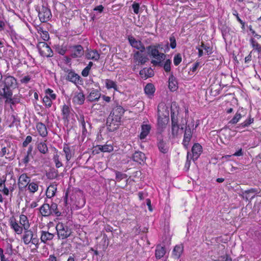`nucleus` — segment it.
Returning a JSON list of instances; mask_svg holds the SVG:
<instances>
[{
    "mask_svg": "<svg viewBox=\"0 0 261 261\" xmlns=\"http://www.w3.org/2000/svg\"><path fill=\"white\" fill-rule=\"evenodd\" d=\"M9 119H10V121H12V123H11V124H10L9 125V126H10V127H12V126H13V124H14V122H15V118L14 115H12L10 116V118H9Z\"/></svg>",
    "mask_w": 261,
    "mask_h": 261,
    "instance_id": "64",
    "label": "nucleus"
},
{
    "mask_svg": "<svg viewBox=\"0 0 261 261\" xmlns=\"http://www.w3.org/2000/svg\"><path fill=\"white\" fill-rule=\"evenodd\" d=\"M254 119L252 118L249 117L248 120H245L244 122L240 124L239 126H238V127H245L247 126H248L249 125H250L251 123L253 122Z\"/></svg>",
    "mask_w": 261,
    "mask_h": 261,
    "instance_id": "42",
    "label": "nucleus"
},
{
    "mask_svg": "<svg viewBox=\"0 0 261 261\" xmlns=\"http://www.w3.org/2000/svg\"><path fill=\"white\" fill-rule=\"evenodd\" d=\"M32 138L31 136H28L22 143L23 146L26 147L32 141Z\"/></svg>",
    "mask_w": 261,
    "mask_h": 261,
    "instance_id": "57",
    "label": "nucleus"
},
{
    "mask_svg": "<svg viewBox=\"0 0 261 261\" xmlns=\"http://www.w3.org/2000/svg\"><path fill=\"white\" fill-rule=\"evenodd\" d=\"M63 151L64 152V153L65 154L66 159L67 161H69L72 157V154H71V150L68 145H65L64 146Z\"/></svg>",
    "mask_w": 261,
    "mask_h": 261,
    "instance_id": "38",
    "label": "nucleus"
},
{
    "mask_svg": "<svg viewBox=\"0 0 261 261\" xmlns=\"http://www.w3.org/2000/svg\"><path fill=\"white\" fill-rule=\"evenodd\" d=\"M140 74L142 78L147 79L154 75V72L151 68H144L140 71Z\"/></svg>",
    "mask_w": 261,
    "mask_h": 261,
    "instance_id": "20",
    "label": "nucleus"
},
{
    "mask_svg": "<svg viewBox=\"0 0 261 261\" xmlns=\"http://www.w3.org/2000/svg\"><path fill=\"white\" fill-rule=\"evenodd\" d=\"M202 151V147L198 143H195L192 148L193 160H197Z\"/></svg>",
    "mask_w": 261,
    "mask_h": 261,
    "instance_id": "17",
    "label": "nucleus"
},
{
    "mask_svg": "<svg viewBox=\"0 0 261 261\" xmlns=\"http://www.w3.org/2000/svg\"><path fill=\"white\" fill-rule=\"evenodd\" d=\"M49 208L51 211V215H55L57 216L61 215V213L58 211V205L55 203H52L51 205H49Z\"/></svg>",
    "mask_w": 261,
    "mask_h": 261,
    "instance_id": "34",
    "label": "nucleus"
},
{
    "mask_svg": "<svg viewBox=\"0 0 261 261\" xmlns=\"http://www.w3.org/2000/svg\"><path fill=\"white\" fill-rule=\"evenodd\" d=\"M141 51H136L133 55L134 61L137 64L144 65L149 60L146 56H144Z\"/></svg>",
    "mask_w": 261,
    "mask_h": 261,
    "instance_id": "9",
    "label": "nucleus"
},
{
    "mask_svg": "<svg viewBox=\"0 0 261 261\" xmlns=\"http://www.w3.org/2000/svg\"><path fill=\"white\" fill-rule=\"evenodd\" d=\"M158 146L159 150L163 153H166L168 151V147L166 143L163 140L160 141L158 143Z\"/></svg>",
    "mask_w": 261,
    "mask_h": 261,
    "instance_id": "31",
    "label": "nucleus"
},
{
    "mask_svg": "<svg viewBox=\"0 0 261 261\" xmlns=\"http://www.w3.org/2000/svg\"><path fill=\"white\" fill-rule=\"evenodd\" d=\"M30 80H31L30 76L29 75H27L23 77H22L20 80V82L22 84H27L30 81Z\"/></svg>",
    "mask_w": 261,
    "mask_h": 261,
    "instance_id": "58",
    "label": "nucleus"
},
{
    "mask_svg": "<svg viewBox=\"0 0 261 261\" xmlns=\"http://www.w3.org/2000/svg\"><path fill=\"white\" fill-rule=\"evenodd\" d=\"M155 91L154 87L152 84H148L144 88L145 93L147 95H152Z\"/></svg>",
    "mask_w": 261,
    "mask_h": 261,
    "instance_id": "37",
    "label": "nucleus"
},
{
    "mask_svg": "<svg viewBox=\"0 0 261 261\" xmlns=\"http://www.w3.org/2000/svg\"><path fill=\"white\" fill-rule=\"evenodd\" d=\"M183 251V247L180 245H176L173 251V255L176 257L179 258Z\"/></svg>",
    "mask_w": 261,
    "mask_h": 261,
    "instance_id": "36",
    "label": "nucleus"
},
{
    "mask_svg": "<svg viewBox=\"0 0 261 261\" xmlns=\"http://www.w3.org/2000/svg\"><path fill=\"white\" fill-rule=\"evenodd\" d=\"M132 8L133 9L134 13L137 14H138L140 8L139 4L136 3H134L132 5Z\"/></svg>",
    "mask_w": 261,
    "mask_h": 261,
    "instance_id": "56",
    "label": "nucleus"
},
{
    "mask_svg": "<svg viewBox=\"0 0 261 261\" xmlns=\"http://www.w3.org/2000/svg\"><path fill=\"white\" fill-rule=\"evenodd\" d=\"M36 128L40 135L42 137H46L47 135L46 127L43 123H38L36 125Z\"/></svg>",
    "mask_w": 261,
    "mask_h": 261,
    "instance_id": "24",
    "label": "nucleus"
},
{
    "mask_svg": "<svg viewBox=\"0 0 261 261\" xmlns=\"http://www.w3.org/2000/svg\"><path fill=\"white\" fill-rule=\"evenodd\" d=\"M170 47L171 48L174 49L176 47V39L174 36H171L170 37Z\"/></svg>",
    "mask_w": 261,
    "mask_h": 261,
    "instance_id": "53",
    "label": "nucleus"
},
{
    "mask_svg": "<svg viewBox=\"0 0 261 261\" xmlns=\"http://www.w3.org/2000/svg\"><path fill=\"white\" fill-rule=\"evenodd\" d=\"M85 97L83 93L81 92H75L72 98L73 102L76 105H82L84 103Z\"/></svg>",
    "mask_w": 261,
    "mask_h": 261,
    "instance_id": "14",
    "label": "nucleus"
},
{
    "mask_svg": "<svg viewBox=\"0 0 261 261\" xmlns=\"http://www.w3.org/2000/svg\"><path fill=\"white\" fill-rule=\"evenodd\" d=\"M28 188L30 192L34 193L38 190V186L35 182H31L29 184Z\"/></svg>",
    "mask_w": 261,
    "mask_h": 261,
    "instance_id": "45",
    "label": "nucleus"
},
{
    "mask_svg": "<svg viewBox=\"0 0 261 261\" xmlns=\"http://www.w3.org/2000/svg\"><path fill=\"white\" fill-rule=\"evenodd\" d=\"M251 42L253 47L257 50L259 53H261V45L256 42L253 39H251Z\"/></svg>",
    "mask_w": 261,
    "mask_h": 261,
    "instance_id": "44",
    "label": "nucleus"
},
{
    "mask_svg": "<svg viewBox=\"0 0 261 261\" xmlns=\"http://www.w3.org/2000/svg\"><path fill=\"white\" fill-rule=\"evenodd\" d=\"M217 260L218 261H232V259L230 256L227 254H225L219 256Z\"/></svg>",
    "mask_w": 261,
    "mask_h": 261,
    "instance_id": "47",
    "label": "nucleus"
},
{
    "mask_svg": "<svg viewBox=\"0 0 261 261\" xmlns=\"http://www.w3.org/2000/svg\"><path fill=\"white\" fill-rule=\"evenodd\" d=\"M47 92L49 94V96L51 98H52L53 99H55L56 98V95L55 94L52 93L53 91L51 89H48L47 90Z\"/></svg>",
    "mask_w": 261,
    "mask_h": 261,
    "instance_id": "63",
    "label": "nucleus"
},
{
    "mask_svg": "<svg viewBox=\"0 0 261 261\" xmlns=\"http://www.w3.org/2000/svg\"><path fill=\"white\" fill-rule=\"evenodd\" d=\"M41 37L44 41H47L49 39V36L47 31L42 30V33H41Z\"/></svg>",
    "mask_w": 261,
    "mask_h": 261,
    "instance_id": "52",
    "label": "nucleus"
},
{
    "mask_svg": "<svg viewBox=\"0 0 261 261\" xmlns=\"http://www.w3.org/2000/svg\"><path fill=\"white\" fill-rule=\"evenodd\" d=\"M30 227L29 220L26 216L21 215L19 217V223H17V234L22 233L23 230H28Z\"/></svg>",
    "mask_w": 261,
    "mask_h": 261,
    "instance_id": "6",
    "label": "nucleus"
},
{
    "mask_svg": "<svg viewBox=\"0 0 261 261\" xmlns=\"http://www.w3.org/2000/svg\"><path fill=\"white\" fill-rule=\"evenodd\" d=\"M192 133L191 131V129L190 128V125L188 124L187 126H186L185 130V134H184V138L183 140V145L186 148L188 147V146L189 145V143L191 140V139L192 138Z\"/></svg>",
    "mask_w": 261,
    "mask_h": 261,
    "instance_id": "11",
    "label": "nucleus"
},
{
    "mask_svg": "<svg viewBox=\"0 0 261 261\" xmlns=\"http://www.w3.org/2000/svg\"><path fill=\"white\" fill-rule=\"evenodd\" d=\"M30 180L27 175L25 174H23L20 176L18 179V182L17 183L19 186V188L22 190L23 188H25L28 185Z\"/></svg>",
    "mask_w": 261,
    "mask_h": 261,
    "instance_id": "15",
    "label": "nucleus"
},
{
    "mask_svg": "<svg viewBox=\"0 0 261 261\" xmlns=\"http://www.w3.org/2000/svg\"><path fill=\"white\" fill-rule=\"evenodd\" d=\"M171 64V62L169 59L167 60L164 64L162 65L163 66L164 69L166 72H169L170 71L171 67L170 65Z\"/></svg>",
    "mask_w": 261,
    "mask_h": 261,
    "instance_id": "46",
    "label": "nucleus"
},
{
    "mask_svg": "<svg viewBox=\"0 0 261 261\" xmlns=\"http://www.w3.org/2000/svg\"><path fill=\"white\" fill-rule=\"evenodd\" d=\"M80 76L73 71H70L66 77V79L75 84L79 83Z\"/></svg>",
    "mask_w": 261,
    "mask_h": 261,
    "instance_id": "26",
    "label": "nucleus"
},
{
    "mask_svg": "<svg viewBox=\"0 0 261 261\" xmlns=\"http://www.w3.org/2000/svg\"><path fill=\"white\" fill-rule=\"evenodd\" d=\"M70 56L73 58L81 57L84 55V49L81 45H73L70 47Z\"/></svg>",
    "mask_w": 261,
    "mask_h": 261,
    "instance_id": "8",
    "label": "nucleus"
},
{
    "mask_svg": "<svg viewBox=\"0 0 261 261\" xmlns=\"http://www.w3.org/2000/svg\"><path fill=\"white\" fill-rule=\"evenodd\" d=\"M181 61V57L180 54L176 55L174 58V64L175 65H178Z\"/></svg>",
    "mask_w": 261,
    "mask_h": 261,
    "instance_id": "55",
    "label": "nucleus"
},
{
    "mask_svg": "<svg viewBox=\"0 0 261 261\" xmlns=\"http://www.w3.org/2000/svg\"><path fill=\"white\" fill-rule=\"evenodd\" d=\"M38 16L40 21L42 22L48 21L51 17L50 10L46 6L42 5L38 7Z\"/></svg>",
    "mask_w": 261,
    "mask_h": 261,
    "instance_id": "4",
    "label": "nucleus"
},
{
    "mask_svg": "<svg viewBox=\"0 0 261 261\" xmlns=\"http://www.w3.org/2000/svg\"><path fill=\"white\" fill-rule=\"evenodd\" d=\"M39 211L42 216L47 217L51 215L50 209L49 208V204L47 203L43 204L40 207Z\"/></svg>",
    "mask_w": 261,
    "mask_h": 261,
    "instance_id": "22",
    "label": "nucleus"
},
{
    "mask_svg": "<svg viewBox=\"0 0 261 261\" xmlns=\"http://www.w3.org/2000/svg\"><path fill=\"white\" fill-rule=\"evenodd\" d=\"M201 47L205 50V51L207 53V55L211 54L210 47L205 45L203 42L201 43Z\"/></svg>",
    "mask_w": 261,
    "mask_h": 261,
    "instance_id": "60",
    "label": "nucleus"
},
{
    "mask_svg": "<svg viewBox=\"0 0 261 261\" xmlns=\"http://www.w3.org/2000/svg\"><path fill=\"white\" fill-rule=\"evenodd\" d=\"M151 129V126L149 124H143L141 126V132L140 135L141 139H143L148 135Z\"/></svg>",
    "mask_w": 261,
    "mask_h": 261,
    "instance_id": "25",
    "label": "nucleus"
},
{
    "mask_svg": "<svg viewBox=\"0 0 261 261\" xmlns=\"http://www.w3.org/2000/svg\"><path fill=\"white\" fill-rule=\"evenodd\" d=\"M233 15L236 16L237 20L240 22V23L242 25V27H244L245 25L244 22H243L239 17L238 13L237 11L235 12V13H233Z\"/></svg>",
    "mask_w": 261,
    "mask_h": 261,
    "instance_id": "62",
    "label": "nucleus"
},
{
    "mask_svg": "<svg viewBox=\"0 0 261 261\" xmlns=\"http://www.w3.org/2000/svg\"><path fill=\"white\" fill-rule=\"evenodd\" d=\"M120 122V120L109 115L107 120L108 128L110 131L113 132L118 128Z\"/></svg>",
    "mask_w": 261,
    "mask_h": 261,
    "instance_id": "7",
    "label": "nucleus"
},
{
    "mask_svg": "<svg viewBox=\"0 0 261 261\" xmlns=\"http://www.w3.org/2000/svg\"><path fill=\"white\" fill-rule=\"evenodd\" d=\"M169 121V118L168 117L164 116L162 117L161 116L158 117V126L159 128L162 129L165 128L166 125Z\"/></svg>",
    "mask_w": 261,
    "mask_h": 261,
    "instance_id": "28",
    "label": "nucleus"
},
{
    "mask_svg": "<svg viewBox=\"0 0 261 261\" xmlns=\"http://www.w3.org/2000/svg\"><path fill=\"white\" fill-rule=\"evenodd\" d=\"M43 101L46 106L50 107L52 105V102L50 98L48 96H45L43 99Z\"/></svg>",
    "mask_w": 261,
    "mask_h": 261,
    "instance_id": "51",
    "label": "nucleus"
},
{
    "mask_svg": "<svg viewBox=\"0 0 261 261\" xmlns=\"http://www.w3.org/2000/svg\"><path fill=\"white\" fill-rule=\"evenodd\" d=\"M37 48L40 54L43 57H51L53 52L50 47L45 42H40L37 45Z\"/></svg>",
    "mask_w": 261,
    "mask_h": 261,
    "instance_id": "5",
    "label": "nucleus"
},
{
    "mask_svg": "<svg viewBox=\"0 0 261 261\" xmlns=\"http://www.w3.org/2000/svg\"><path fill=\"white\" fill-rule=\"evenodd\" d=\"M90 69L89 67H86L82 72V74L83 76L86 77L88 75Z\"/></svg>",
    "mask_w": 261,
    "mask_h": 261,
    "instance_id": "61",
    "label": "nucleus"
},
{
    "mask_svg": "<svg viewBox=\"0 0 261 261\" xmlns=\"http://www.w3.org/2000/svg\"><path fill=\"white\" fill-rule=\"evenodd\" d=\"M128 41L133 47L136 48L137 49L139 50V51H141V52L145 51V47L140 41L137 40L133 37H129Z\"/></svg>",
    "mask_w": 261,
    "mask_h": 261,
    "instance_id": "10",
    "label": "nucleus"
},
{
    "mask_svg": "<svg viewBox=\"0 0 261 261\" xmlns=\"http://www.w3.org/2000/svg\"><path fill=\"white\" fill-rule=\"evenodd\" d=\"M33 150V147L32 146H30L27 151V154L25 155L24 158L22 160V163L25 164V166L27 165L30 161V157L32 156V151Z\"/></svg>",
    "mask_w": 261,
    "mask_h": 261,
    "instance_id": "35",
    "label": "nucleus"
},
{
    "mask_svg": "<svg viewBox=\"0 0 261 261\" xmlns=\"http://www.w3.org/2000/svg\"><path fill=\"white\" fill-rule=\"evenodd\" d=\"M57 188L54 185H50L47 189L46 195L47 197L51 198L55 196Z\"/></svg>",
    "mask_w": 261,
    "mask_h": 261,
    "instance_id": "29",
    "label": "nucleus"
},
{
    "mask_svg": "<svg viewBox=\"0 0 261 261\" xmlns=\"http://www.w3.org/2000/svg\"><path fill=\"white\" fill-rule=\"evenodd\" d=\"M165 249L164 247L161 246H158L155 250V256L157 258H161L164 256L165 254Z\"/></svg>",
    "mask_w": 261,
    "mask_h": 261,
    "instance_id": "30",
    "label": "nucleus"
},
{
    "mask_svg": "<svg viewBox=\"0 0 261 261\" xmlns=\"http://www.w3.org/2000/svg\"><path fill=\"white\" fill-rule=\"evenodd\" d=\"M171 124H172V125H178V124H177V122H178L177 118L175 116L174 113L171 112Z\"/></svg>",
    "mask_w": 261,
    "mask_h": 261,
    "instance_id": "54",
    "label": "nucleus"
},
{
    "mask_svg": "<svg viewBox=\"0 0 261 261\" xmlns=\"http://www.w3.org/2000/svg\"><path fill=\"white\" fill-rule=\"evenodd\" d=\"M160 47L161 46L159 44L158 45H149L146 47L148 55L155 59L151 61V63L155 66L162 67L163 65L162 61L165 60L166 57L164 53L159 52L158 48Z\"/></svg>",
    "mask_w": 261,
    "mask_h": 261,
    "instance_id": "2",
    "label": "nucleus"
},
{
    "mask_svg": "<svg viewBox=\"0 0 261 261\" xmlns=\"http://www.w3.org/2000/svg\"><path fill=\"white\" fill-rule=\"evenodd\" d=\"M54 161L57 168H60L62 166V163L59 161V156L58 154L54 155Z\"/></svg>",
    "mask_w": 261,
    "mask_h": 261,
    "instance_id": "49",
    "label": "nucleus"
},
{
    "mask_svg": "<svg viewBox=\"0 0 261 261\" xmlns=\"http://www.w3.org/2000/svg\"><path fill=\"white\" fill-rule=\"evenodd\" d=\"M242 115L241 114L237 112L232 119L229 121L228 123L236 124L239 121Z\"/></svg>",
    "mask_w": 261,
    "mask_h": 261,
    "instance_id": "41",
    "label": "nucleus"
},
{
    "mask_svg": "<svg viewBox=\"0 0 261 261\" xmlns=\"http://www.w3.org/2000/svg\"><path fill=\"white\" fill-rule=\"evenodd\" d=\"M145 158V154L141 151H136L132 156L133 161L140 164L143 162Z\"/></svg>",
    "mask_w": 261,
    "mask_h": 261,
    "instance_id": "21",
    "label": "nucleus"
},
{
    "mask_svg": "<svg viewBox=\"0 0 261 261\" xmlns=\"http://www.w3.org/2000/svg\"><path fill=\"white\" fill-rule=\"evenodd\" d=\"M70 112L69 108L68 106L64 105L62 108V113L65 117H67Z\"/></svg>",
    "mask_w": 261,
    "mask_h": 261,
    "instance_id": "50",
    "label": "nucleus"
},
{
    "mask_svg": "<svg viewBox=\"0 0 261 261\" xmlns=\"http://www.w3.org/2000/svg\"><path fill=\"white\" fill-rule=\"evenodd\" d=\"M99 54L96 50H92L87 53L86 57L88 59L98 60L99 59Z\"/></svg>",
    "mask_w": 261,
    "mask_h": 261,
    "instance_id": "27",
    "label": "nucleus"
},
{
    "mask_svg": "<svg viewBox=\"0 0 261 261\" xmlns=\"http://www.w3.org/2000/svg\"><path fill=\"white\" fill-rule=\"evenodd\" d=\"M168 87L172 91H175L177 88V82L172 74L170 75L169 78Z\"/></svg>",
    "mask_w": 261,
    "mask_h": 261,
    "instance_id": "18",
    "label": "nucleus"
},
{
    "mask_svg": "<svg viewBox=\"0 0 261 261\" xmlns=\"http://www.w3.org/2000/svg\"><path fill=\"white\" fill-rule=\"evenodd\" d=\"M100 97L101 93L98 90L92 89L87 97V99L89 101L93 102L97 101Z\"/></svg>",
    "mask_w": 261,
    "mask_h": 261,
    "instance_id": "13",
    "label": "nucleus"
},
{
    "mask_svg": "<svg viewBox=\"0 0 261 261\" xmlns=\"http://www.w3.org/2000/svg\"><path fill=\"white\" fill-rule=\"evenodd\" d=\"M31 242L33 244L35 245V247L36 248H38V247H39V240H38V239H37L36 238H33L32 237V239H31Z\"/></svg>",
    "mask_w": 261,
    "mask_h": 261,
    "instance_id": "59",
    "label": "nucleus"
},
{
    "mask_svg": "<svg viewBox=\"0 0 261 261\" xmlns=\"http://www.w3.org/2000/svg\"><path fill=\"white\" fill-rule=\"evenodd\" d=\"M258 193L259 192H258L257 190H256V189H253V188L248 190H246L243 193V198L245 197L246 200H248L249 198H250V199H252L254 197V195H253L251 197H250L249 194L250 193Z\"/></svg>",
    "mask_w": 261,
    "mask_h": 261,
    "instance_id": "32",
    "label": "nucleus"
},
{
    "mask_svg": "<svg viewBox=\"0 0 261 261\" xmlns=\"http://www.w3.org/2000/svg\"><path fill=\"white\" fill-rule=\"evenodd\" d=\"M58 236L59 238L65 239L69 237L72 233V231L68 226L63 223H59L56 226Z\"/></svg>",
    "mask_w": 261,
    "mask_h": 261,
    "instance_id": "3",
    "label": "nucleus"
},
{
    "mask_svg": "<svg viewBox=\"0 0 261 261\" xmlns=\"http://www.w3.org/2000/svg\"><path fill=\"white\" fill-rule=\"evenodd\" d=\"M9 222L11 227L16 231V220L14 216L10 219Z\"/></svg>",
    "mask_w": 261,
    "mask_h": 261,
    "instance_id": "48",
    "label": "nucleus"
},
{
    "mask_svg": "<svg viewBox=\"0 0 261 261\" xmlns=\"http://www.w3.org/2000/svg\"><path fill=\"white\" fill-rule=\"evenodd\" d=\"M98 150L101 152H110L113 150V146L111 144H106L104 145H97L95 146L93 152L96 151V153H98Z\"/></svg>",
    "mask_w": 261,
    "mask_h": 261,
    "instance_id": "16",
    "label": "nucleus"
},
{
    "mask_svg": "<svg viewBox=\"0 0 261 261\" xmlns=\"http://www.w3.org/2000/svg\"><path fill=\"white\" fill-rule=\"evenodd\" d=\"M54 234L48 231H42L41 236V241L44 243H46L47 241H50L53 239Z\"/></svg>",
    "mask_w": 261,
    "mask_h": 261,
    "instance_id": "23",
    "label": "nucleus"
},
{
    "mask_svg": "<svg viewBox=\"0 0 261 261\" xmlns=\"http://www.w3.org/2000/svg\"><path fill=\"white\" fill-rule=\"evenodd\" d=\"M124 112V109L120 106H117L113 108L112 112L110 113V116H113V117L116 118L121 121V117Z\"/></svg>",
    "mask_w": 261,
    "mask_h": 261,
    "instance_id": "12",
    "label": "nucleus"
},
{
    "mask_svg": "<svg viewBox=\"0 0 261 261\" xmlns=\"http://www.w3.org/2000/svg\"><path fill=\"white\" fill-rule=\"evenodd\" d=\"M37 149L42 153L45 154L48 152V148L45 142L39 143L37 145Z\"/></svg>",
    "mask_w": 261,
    "mask_h": 261,
    "instance_id": "33",
    "label": "nucleus"
},
{
    "mask_svg": "<svg viewBox=\"0 0 261 261\" xmlns=\"http://www.w3.org/2000/svg\"><path fill=\"white\" fill-rule=\"evenodd\" d=\"M16 80L12 76H8L4 82H0V102L1 98L6 99L5 103L10 104L12 111H14L15 99L12 98L13 90L15 88Z\"/></svg>",
    "mask_w": 261,
    "mask_h": 261,
    "instance_id": "1",
    "label": "nucleus"
},
{
    "mask_svg": "<svg viewBox=\"0 0 261 261\" xmlns=\"http://www.w3.org/2000/svg\"><path fill=\"white\" fill-rule=\"evenodd\" d=\"M106 84L108 89L114 88L115 90L116 89V84L111 80H107L106 81Z\"/></svg>",
    "mask_w": 261,
    "mask_h": 261,
    "instance_id": "39",
    "label": "nucleus"
},
{
    "mask_svg": "<svg viewBox=\"0 0 261 261\" xmlns=\"http://www.w3.org/2000/svg\"><path fill=\"white\" fill-rule=\"evenodd\" d=\"M24 234L22 237V240L23 242L26 244H29L31 241L32 237H33V233L32 231L29 230H24Z\"/></svg>",
    "mask_w": 261,
    "mask_h": 261,
    "instance_id": "19",
    "label": "nucleus"
},
{
    "mask_svg": "<svg viewBox=\"0 0 261 261\" xmlns=\"http://www.w3.org/2000/svg\"><path fill=\"white\" fill-rule=\"evenodd\" d=\"M179 128V127L178 125H172L171 134L173 138H175L177 136Z\"/></svg>",
    "mask_w": 261,
    "mask_h": 261,
    "instance_id": "43",
    "label": "nucleus"
},
{
    "mask_svg": "<svg viewBox=\"0 0 261 261\" xmlns=\"http://www.w3.org/2000/svg\"><path fill=\"white\" fill-rule=\"evenodd\" d=\"M115 172L116 174V180L117 181H120L127 177V175L125 174L122 173L120 172L115 171Z\"/></svg>",
    "mask_w": 261,
    "mask_h": 261,
    "instance_id": "40",
    "label": "nucleus"
}]
</instances>
